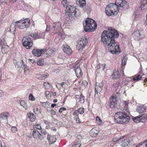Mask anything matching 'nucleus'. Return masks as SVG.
<instances>
[{
	"label": "nucleus",
	"instance_id": "1",
	"mask_svg": "<svg viewBox=\"0 0 147 147\" xmlns=\"http://www.w3.org/2000/svg\"><path fill=\"white\" fill-rule=\"evenodd\" d=\"M108 31L104 30L101 36V41L107 46L109 51L113 54L120 53V48L115 38L119 37L117 31L112 28H109Z\"/></svg>",
	"mask_w": 147,
	"mask_h": 147
},
{
	"label": "nucleus",
	"instance_id": "2",
	"mask_svg": "<svg viewBox=\"0 0 147 147\" xmlns=\"http://www.w3.org/2000/svg\"><path fill=\"white\" fill-rule=\"evenodd\" d=\"M114 118L116 122L120 124L127 123L130 119L129 117L127 115L126 113L123 112L116 113L115 115Z\"/></svg>",
	"mask_w": 147,
	"mask_h": 147
},
{
	"label": "nucleus",
	"instance_id": "3",
	"mask_svg": "<svg viewBox=\"0 0 147 147\" xmlns=\"http://www.w3.org/2000/svg\"><path fill=\"white\" fill-rule=\"evenodd\" d=\"M83 25L84 30L86 32L94 30L96 28L97 25L95 21L89 18L86 19Z\"/></svg>",
	"mask_w": 147,
	"mask_h": 147
},
{
	"label": "nucleus",
	"instance_id": "4",
	"mask_svg": "<svg viewBox=\"0 0 147 147\" xmlns=\"http://www.w3.org/2000/svg\"><path fill=\"white\" fill-rule=\"evenodd\" d=\"M80 15V11L74 6L68 5L65 10V15L67 17L78 16Z\"/></svg>",
	"mask_w": 147,
	"mask_h": 147
},
{
	"label": "nucleus",
	"instance_id": "5",
	"mask_svg": "<svg viewBox=\"0 0 147 147\" xmlns=\"http://www.w3.org/2000/svg\"><path fill=\"white\" fill-rule=\"evenodd\" d=\"M16 22L18 23L17 27L20 29L27 28L30 25V19L28 18L17 21Z\"/></svg>",
	"mask_w": 147,
	"mask_h": 147
},
{
	"label": "nucleus",
	"instance_id": "6",
	"mask_svg": "<svg viewBox=\"0 0 147 147\" xmlns=\"http://www.w3.org/2000/svg\"><path fill=\"white\" fill-rule=\"evenodd\" d=\"M117 6L114 5V3H111L109 5L107 6L105 8V12L106 14L108 16L116 15L115 14V11H116Z\"/></svg>",
	"mask_w": 147,
	"mask_h": 147
},
{
	"label": "nucleus",
	"instance_id": "7",
	"mask_svg": "<svg viewBox=\"0 0 147 147\" xmlns=\"http://www.w3.org/2000/svg\"><path fill=\"white\" fill-rule=\"evenodd\" d=\"M88 43V39L84 38H80L77 42L76 48L78 51H81L84 48Z\"/></svg>",
	"mask_w": 147,
	"mask_h": 147
},
{
	"label": "nucleus",
	"instance_id": "8",
	"mask_svg": "<svg viewBox=\"0 0 147 147\" xmlns=\"http://www.w3.org/2000/svg\"><path fill=\"white\" fill-rule=\"evenodd\" d=\"M23 45L27 49H30L33 45L31 38L27 36L24 38L22 40Z\"/></svg>",
	"mask_w": 147,
	"mask_h": 147
},
{
	"label": "nucleus",
	"instance_id": "9",
	"mask_svg": "<svg viewBox=\"0 0 147 147\" xmlns=\"http://www.w3.org/2000/svg\"><path fill=\"white\" fill-rule=\"evenodd\" d=\"M127 2L123 0H116L115 3L114 5L117 6L116 11H115V14H117L119 10V7H123L127 5Z\"/></svg>",
	"mask_w": 147,
	"mask_h": 147
},
{
	"label": "nucleus",
	"instance_id": "10",
	"mask_svg": "<svg viewBox=\"0 0 147 147\" xmlns=\"http://www.w3.org/2000/svg\"><path fill=\"white\" fill-rule=\"evenodd\" d=\"M96 83V85L95 88V97H100V92L102 91L104 83L101 82L99 84Z\"/></svg>",
	"mask_w": 147,
	"mask_h": 147
},
{
	"label": "nucleus",
	"instance_id": "11",
	"mask_svg": "<svg viewBox=\"0 0 147 147\" xmlns=\"http://www.w3.org/2000/svg\"><path fill=\"white\" fill-rule=\"evenodd\" d=\"M132 36L135 40H139L144 37V33L142 30L134 31L132 34Z\"/></svg>",
	"mask_w": 147,
	"mask_h": 147
},
{
	"label": "nucleus",
	"instance_id": "12",
	"mask_svg": "<svg viewBox=\"0 0 147 147\" xmlns=\"http://www.w3.org/2000/svg\"><path fill=\"white\" fill-rule=\"evenodd\" d=\"M117 95L115 94H113L110 98L109 101V107L113 108L116 105L117 103Z\"/></svg>",
	"mask_w": 147,
	"mask_h": 147
},
{
	"label": "nucleus",
	"instance_id": "13",
	"mask_svg": "<svg viewBox=\"0 0 147 147\" xmlns=\"http://www.w3.org/2000/svg\"><path fill=\"white\" fill-rule=\"evenodd\" d=\"M32 134L33 137L37 140H42L44 138L43 136L41 135L37 130H34Z\"/></svg>",
	"mask_w": 147,
	"mask_h": 147
},
{
	"label": "nucleus",
	"instance_id": "14",
	"mask_svg": "<svg viewBox=\"0 0 147 147\" xmlns=\"http://www.w3.org/2000/svg\"><path fill=\"white\" fill-rule=\"evenodd\" d=\"M44 51V49H34L32 50V53L34 55L37 57H39L41 55V54Z\"/></svg>",
	"mask_w": 147,
	"mask_h": 147
},
{
	"label": "nucleus",
	"instance_id": "15",
	"mask_svg": "<svg viewBox=\"0 0 147 147\" xmlns=\"http://www.w3.org/2000/svg\"><path fill=\"white\" fill-rule=\"evenodd\" d=\"M47 139L50 144L54 143L56 141V138L55 136L51 135L48 134Z\"/></svg>",
	"mask_w": 147,
	"mask_h": 147
},
{
	"label": "nucleus",
	"instance_id": "16",
	"mask_svg": "<svg viewBox=\"0 0 147 147\" xmlns=\"http://www.w3.org/2000/svg\"><path fill=\"white\" fill-rule=\"evenodd\" d=\"M63 51L68 54L71 53V49L70 47L66 44L63 45L62 46Z\"/></svg>",
	"mask_w": 147,
	"mask_h": 147
},
{
	"label": "nucleus",
	"instance_id": "17",
	"mask_svg": "<svg viewBox=\"0 0 147 147\" xmlns=\"http://www.w3.org/2000/svg\"><path fill=\"white\" fill-rule=\"evenodd\" d=\"M146 109V107L144 105H141L138 107L136 109V110L139 113H141L145 111Z\"/></svg>",
	"mask_w": 147,
	"mask_h": 147
},
{
	"label": "nucleus",
	"instance_id": "18",
	"mask_svg": "<svg viewBox=\"0 0 147 147\" xmlns=\"http://www.w3.org/2000/svg\"><path fill=\"white\" fill-rule=\"evenodd\" d=\"M10 116L9 113L7 112H4L0 115V121L3 119L6 120Z\"/></svg>",
	"mask_w": 147,
	"mask_h": 147
},
{
	"label": "nucleus",
	"instance_id": "19",
	"mask_svg": "<svg viewBox=\"0 0 147 147\" xmlns=\"http://www.w3.org/2000/svg\"><path fill=\"white\" fill-rule=\"evenodd\" d=\"M76 3L80 8H83L86 5V0H76Z\"/></svg>",
	"mask_w": 147,
	"mask_h": 147
},
{
	"label": "nucleus",
	"instance_id": "20",
	"mask_svg": "<svg viewBox=\"0 0 147 147\" xmlns=\"http://www.w3.org/2000/svg\"><path fill=\"white\" fill-rule=\"evenodd\" d=\"M17 24H18V23H17L16 22L14 23H12L10 26L9 28L10 31L13 34H14V32H15L16 28L17 27Z\"/></svg>",
	"mask_w": 147,
	"mask_h": 147
},
{
	"label": "nucleus",
	"instance_id": "21",
	"mask_svg": "<svg viewBox=\"0 0 147 147\" xmlns=\"http://www.w3.org/2000/svg\"><path fill=\"white\" fill-rule=\"evenodd\" d=\"M74 68V70L77 77L78 78H80L83 74L81 69L80 67L76 68L75 67Z\"/></svg>",
	"mask_w": 147,
	"mask_h": 147
},
{
	"label": "nucleus",
	"instance_id": "22",
	"mask_svg": "<svg viewBox=\"0 0 147 147\" xmlns=\"http://www.w3.org/2000/svg\"><path fill=\"white\" fill-rule=\"evenodd\" d=\"M131 138L129 139H125L122 142L121 146L123 147H128L129 145H130V140Z\"/></svg>",
	"mask_w": 147,
	"mask_h": 147
},
{
	"label": "nucleus",
	"instance_id": "23",
	"mask_svg": "<svg viewBox=\"0 0 147 147\" xmlns=\"http://www.w3.org/2000/svg\"><path fill=\"white\" fill-rule=\"evenodd\" d=\"M140 3L141 5L140 7V9L142 10H146V8H145V7L147 4L146 0H142L140 2Z\"/></svg>",
	"mask_w": 147,
	"mask_h": 147
},
{
	"label": "nucleus",
	"instance_id": "24",
	"mask_svg": "<svg viewBox=\"0 0 147 147\" xmlns=\"http://www.w3.org/2000/svg\"><path fill=\"white\" fill-rule=\"evenodd\" d=\"M99 133V131L96 130L95 129H92L90 131V134L91 136L94 137H95L98 135Z\"/></svg>",
	"mask_w": 147,
	"mask_h": 147
},
{
	"label": "nucleus",
	"instance_id": "25",
	"mask_svg": "<svg viewBox=\"0 0 147 147\" xmlns=\"http://www.w3.org/2000/svg\"><path fill=\"white\" fill-rule=\"evenodd\" d=\"M120 76V74L119 71L115 70L113 73V74L112 75V78L115 79H117L119 78Z\"/></svg>",
	"mask_w": 147,
	"mask_h": 147
},
{
	"label": "nucleus",
	"instance_id": "26",
	"mask_svg": "<svg viewBox=\"0 0 147 147\" xmlns=\"http://www.w3.org/2000/svg\"><path fill=\"white\" fill-rule=\"evenodd\" d=\"M28 117L30 118L31 121H34L36 120L35 115L33 113H30L28 115Z\"/></svg>",
	"mask_w": 147,
	"mask_h": 147
},
{
	"label": "nucleus",
	"instance_id": "27",
	"mask_svg": "<svg viewBox=\"0 0 147 147\" xmlns=\"http://www.w3.org/2000/svg\"><path fill=\"white\" fill-rule=\"evenodd\" d=\"M34 112L35 114H38L41 113L40 108L39 107L35 106L34 108Z\"/></svg>",
	"mask_w": 147,
	"mask_h": 147
},
{
	"label": "nucleus",
	"instance_id": "28",
	"mask_svg": "<svg viewBox=\"0 0 147 147\" xmlns=\"http://www.w3.org/2000/svg\"><path fill=\"white\" fill-rule=\"evenodd\" d=\"M49 76V75L48 74H43V75H40L39 74L38 75V78L39 79L43 80L47 78Z\"/></svg>",
	"mask_w": 147,
	"mask_h": 147
},
{
	"label": "nucleus",
	"instance_id": "29",
	"mask_svg": "<svg viewBox=\"0 0 147 147\" xmlns=\"http://www.w3.org/2000/svg\"><path fill=\"white\" fill-rule=\"evenodd\" d=\"M140 74H138L137 75H136L134 76H133V81H138L140 80L142 78V76Z\"/></svg>",
	"mask_w": 147,
	"mask_h": 147
},
{
	"label": "nucleus",
	"instance_id": "30",
	"mask_svg": "<svg viewBox=\"0 0 147 147\" xmlns=\"http://www.w3.org/2000/svg\"><path fill=\"white\" fill-rule=\"evenodd\" d=\"M9 47L7 45H3L1 47V51L2 53H6L8 51L7 50V49L9 48Z\"/></svg>",
	"mask_w": 147,
	"mask_h": 147
},
{
	"label": "nucleus",
	"instance_id": "31",
	"mask_svg": "<svg viewBox=\"0 0 147 147\" xmlns=\"http://www.w3.org/2000/svg\"><path fill=\"white\" fill-rule=\"evenodd\" d=\"M61 26L60 23L59 22L54 23L53 24V28L55 30L57 29L58 27Z\"/></svg>",
	"mask_w": 147,
	"mask_h": 147
},
{
	"label": "nucleus",
	"instance_id": "32",
	"mask_svg": "<svg viewBox=\"0 0 147 147\" xmlns=\"http://www.w3.org/2000/svg\"><path fill=\"white\" fill-rule=\"evenodd\" d=\"M20 105L24 107L26 109H27L28 108L27 105L24 100H21L20 103Z\"/></svg>",
	"mask_w": 147,
	"mask_h": 147
},
{
	"label": "nucleus",
	"instance_id": "33",
	"mask_svg": "<svg viewBox=\"0 0 147 147\" xmlns=\"http://www.w3.org/2000/svg\"><path fill=\"white\" fill-rule=\"evenodd\" d=\"M44 61L43 59H39L37 62V64L38 65L42 66L44 64Z\"/></svg>",
	"mask_w": 147,
	"mask_h": 147
},
{
	"label": "nucleus",
	"instance_id": "34",
	"mask_svg": "<svg viewBox=\"0 0 147 147\" xmlns=\"http://www.w3.org/2000/svg\"><path fill=\"white\" fill-rule=\"evenodd\" d=\"M133 120L136 123H138L141 121L139 116L134 117L133 118Z\"/></svg>",
	"mask_w": 147,
	"mask_h": 147
},
{
	"label": "nucleus",
	"instance_id": "35",
	"mask_svg": "<svg viewBox=\"0 0 147 147\" xmlns=\"http://www.w3.org/2000/svg\"><path fill=\"white\" fill-rule=\"evenodd\" d=\"M104 64H99L97 66V69H100L101 70H103L105 68Z\"/></svg>",
	"mask_w": 147,
	"mask_h": 147
},
{
	"label": "nucleus",
	"instance_id": "36",
	"mask_svg": "<svg viewBox=\"0 0 147 147\" xmlns=\"http://www.w3.org/2000/svg\"><path fill=\"white\" fill-rule=\"evenodd\" d=\"M61 86L64 89H67L69 86L65 82H62L60 84Z\"/></svg>",
	"mask_w": 147,
	"mask_h": 147
},
{
	"label": "nucleus",
	"instance_id": "37",
	"mask_svg": "<svg viewBox=\"0 0 147 147\" xmlns=\"http://www.w3.org/2000/svg\"><path fill=\"white\" fill-rule=\"evenodd\" d=\"M47 53L49 56L52 55L54 53V51L51 49H49L47 50Z\"/></svg>",
	"mask_w": 147,
	"mask_h": 147
},
{
	"label": "nucleus",
	"instance_id": "38",
	"mask_svg": "<svg viewBox=\"0 0 147 147\" xmlns=\"http://www.w3.org/2000/svg\"><path fill=\"white\" fill-rule=\"evenodd\" d=\"M141 121L144 119H145L147 117V114H144L139 116Z\"/></svg>",
	"mask_w": 147,
	"mask_h": 147
},
{
	"label": "nucleus",
	"instance_id": "39",
	"mask_svg": "<svg viewBox=\"0 0 147 147\" xmlns=\"http://www.w3.org/2000/svg\"><path fill=\"white\" fill-rule=\"evenodd\" d=\"M61 3L64 7L66 8L67 6H68V3L67 0H62Z\"/></svg>",
	"mask_w": 147,
	"mask_h": 147
},
{
	"label": "nucleus",
	"instance_id": "40",
	"mask_svg": "<svg viewBox=\"0 0 147 147\" xmlns=\"http://www.w3.org/2000/svg\"><path fill=\"white\" fill-rule=\"evenodd\" d=\"M78 113H79L80 114H82L84 113L85 109L83 108L80 107L78 109Z\"/></svg>",
	"mask_w": 147,
	"mask_h": 147
},
{
	"label": "nucleus",
	"instance_id": "41",
	"mask_svg": "<svg viewBox=\"0 0 147 147\" xmlns=\"http://www.w3.org/2000/svg\"><path fill=\"white\" fill-rule=\"evenodd\" d=\"M96 121L97 123L99 125H100L102 122L101 120L100 119L98 116H97L96 117Z\"/></svg>",
	"mask_w": 147,
	"mask_h": 147
},
{
	"label": "nucleus",
	"instance_id": "42",
	"mask_svg": "<svg viewBox=\"0 0 147 147\" xmlns=\"http://www.w3.org/2000/svg\"><path fill=\"white\" fill-rule=\"evenodd\" d=\"M44 38V36H39L38 34L37 33L35 32L34 33V38L35 39L39 38Z\"/></svg>",
	"mask_w": 147,
	"mask_h": 147
},
{
	"label": "nucleus",
	"instance_id": "43",
	"mask_svg": "<svg viewBox=\"0 0 147 147\" xmlns=\"http://www.w3.org/2000/svg\"><path fill=\"white\" fill-rule=\"evenodd\" d=\"M78 114L77 115H76L74 117V118L76 120L77 123H80L81 122L80 121L79 117Z\"/></svg>",
	"mask_w": 147,
	"mask_h": 147
},
{
	"label": "nucleus",
	"instance_id": "44",
	"mask_svg": "<svg viewBox=\"0 0 147 147\" xmlns=\"http://www.w3.org/2000/svg\"><path fill=\"white\" fill-rule=\"evenodd\" d=\"M22 65V61H21V62L17 61L15 63V65L16 66V65L18 66L17 67L18 68L19 67H20Z\"/></svg>",
	"mask_w": 147,
	"mask_h": 147
},
{
	"label": "nucleus",
	"instance_id": "45",
	"mask_svg": "<svg viewBox=\"0 0 147 147\" xmlns=\"http://www.w3.org/2000/svg\"><path fill=\"white\" fill-rule=\"evenodd\" d=\"M127 57H124L123 59L122 60V61L121 62V64H122V65H125L126 62L127 61Z\"/></svg>",
	"mask_w": 147,
	"mask_h": 147
},
{
	"label": "nucleus",
	"instance_id": "46",
	"mask_svg": "<svg viewBox=\"0 0 147 147\" xmlns=\"http://www.w3.org/2000/svg\"><path fill=\"white\" fill-rule=\"evenodd\" d=\"M43 85L46 88L48 89L50 86L51 85L49 83L45 82L43 83Z\"/></svg>",
	"mask_w": 147,
	"mask_h": 147
},
{
	"label": "nucleus",
	"instance_id": "47",
	"mask_svg": "<svg viewBox=\"0 0 147 147\" xmlns=\"http://www.w3.org/2000/svg\"><path fill=\"white\" fill-rule=\"evenodd\" d=\"M42 106L45 107L47 106H47H48L50 104V103L48 102H42Z\"/></svg>",
	"mask_w": 147,
	"mask_h": 147
},
{
	"label": "nucleus",
	"instance_id": "48",
	"mask_svg": "<svg viewBox=\"0 0 147 147\" xmlns=\"http://www.w3.org/2000/svg\"><path fill=\"white\" fill-rule=\"evenodd\" d=\"M22 64H23V66H24V71H26L28 70L29 69L28 66L26 65V64H24V61L23 60H22Z\"/></svg>",
	"mask_w": 147,
	"mask_h": 147
},
{
	"label": "nucleus",
	"instance_id": "49",
	"mask_svg": "<svg viewBox=\"0 0 147 147\" xmlns=\"http://www.w3.org/2000/svg\"><path fill=\"white\" fill-rule=\"evenodd\" d=\"M29 98V100L31 101H34L35 100L34 97L33 96L32 94H30Z\"/></svg>",
	"mask_w": 147,
	"mask_h": 147
},
{
	"label": "nucleus",
	"instance_id": "50",
	"mask_svg": "<svg viewBox=\"0 0 147 147\" xmlns=\"http://www.w3.org/2000/svg\"><path fill=\"white\" fill-rule=\"evenodd\" d=\"M125 65H122V64H121V71H122V74H123V75H122V76H124V71H123V70H124V69H125Z\"/></svg>",
	"mask_w": 147,
	"mask_h": 147
},
{
	"label": "nucleus",
	"instance_id": "51",
	"mask_svg": "<svg viewBox=\"0 0 147 147\" xmlns=\"http://www.w3.org/2000/svg\"><path fill=\"white\" fill-rule=\"evenodd\" d=\"M80 102L81 103H83L84 102V98L82 95H81L80 98Z\"/></svg>",
	"mask_w": 147,
	"mask_h": 147
},
{
	"label": "nucleus",
	"instance_id": "52",
	"mask_svg": "<svg viewBox=\"0 0 147 147\" xmlns=\"http://www.w3.org/2000/svg\"><path fill=\"white\" fill-rule=\"evenodd\" d=\"M81 146V145L80 143L77 144L76 143H75L71 147H80Z\"/></svg>",
	"mask_w": 147,
	"mask_h": 147
},
{
	"label": "nucleus",
	"instance_id": "53",
	"mask_svg": "<svg viewBox=\"0 0 147 147\" xmlns=\"http://www.w3.org/2000/svg\"><path fill=\"white\" fill-rule=\"evenodd\" d=\"M11 131L13 133H15L17 131V128L15 127H13L11 128Z\"/></svg>",
	"mask_w": 147,
	"mask_h": 147
},
{
	"label": "nucleus",
	"instance_id": "54",
	"mask_svg": "<svg viewBox=\"0 0 147 147\" xmlns=\"http://www.w3.org/2000/svg\"><path fill=\"white\" fill-rule=\"evenodd\" d=\"M45 94L47 97H49V96L51 97V94L50 93L49 91H48L46 92Z\"/></svg>",
	"mask_w": 147,
	"mask_h": 147
},
{
	"label": "nucleus",
	"instance_id": "55",
	"mask_svg": "<svg viewBox=\"0 0 147 147\" xmlns=\"http://www.w3.org/2000/svg\"><path fill=\"white\" fill-rule=\"evenodd\" d=\"M66 110V109L64 107H62L59 110V112L60 113H62V111H63L65 110Z\"/></svg>",
	"mask_w": 147,
	"mask_h": 147
},
{
	"label": "nucleus",
	"instance_id": "56",
	"mask_svg": "<svg viewBox=\"0 0 147 147\" xmlns=\"http://www.w3.org/2000/svg\"><path fill=\"white\" fill-rule=\"evenodd\" d=\"M85 9L86 11H88L90 10V7L88 5L85 7Z\"/></svg>",
	"mask_w": 147,
	"mask_h": 147
},
{
	"label": "nucleus",
	"instance_id": "57",
	"mask_svg": "<svg viewBox=\"0 0 147 147\" xmlns=\"http://www.w3.org/2000/svg\"><path fill=\"white\" fill-rule=\"evenodd\" d=\"M49 111L51 112V113L52 115H55L56 113V112L53 109H51L49 110Z\"/></svg>",
	"mask_w": 147,
	"mask_h": 147
},
{
	"label": "nucleus",
	"instance_id": "58",
	"mask_svg": "<svg viewBox=\"0 0 147 147\" xmlns=\"http://www.w3.org/2000/svg\"><path fill=\"white\" fill-rule=\"evenodd\" d=\"M7 2H8L7 1L6 2H5V1L0 0V4H2V5H4L6 3H7Z\"/></svg>",
	"mask_w": 147,
	"mask_h": 147
},
{
	"label": "nucleus",
	"instance_id": "59",
	"mask_svg": "<svg viewBox=\"0 0 147 147\" xmlns=\"http://www.w3.org/2000/svg\"><path fill=\"white\" fill-rule=\"evenodd\" d=\"M128 103L127 102L125 101H124L123 102V105H124V107L125 108H126L128 106Z\"/></svg>",
	"mask_w": 147,
	"mask_h": 147
},
{
	"label": "nucleus",
	"instance_id": "60",
	"mask_svg": "<svg viewBox=\"0 0 147 147\" xmlns=\"http://www.w3.org/2000/svg\"><path fill=\"white\" fill-rule=\"evenodd\" d=\"M82 83L85 86H87L88 84L87 82L86 81H83Z\"/></svg>",
	"mask_w": 147,
	"mask_h": 147
},
{
	"label": "nucleus",
	"instance_id": "61",
	"mask_svg": "<svg viewBox=\"0 0 147 147\" xmlns=\"http://www.w3.org/2000/svg\"><path fill=\"white\" fill-rule=\"evenodd\" d=\"M36 128L39 129H40L41 128V127L39 125L36 124L35 125Z\"/></svg>",
	"mask_w": 147,
	"mask_h": 147
},
{
	"label": "nucleus",
	"instance_id": "62",
	"mask_svg": "<svg viewBox=\"0 0 147 147\" xmlns=\"http://www.w3.org/2000/svg\"><path fill=\"white\" fill-rule=\"evenodd\" d=\"M78 110H75L73 112V115H77L78 114Z\"/></svg>",
	"mask_w": 147,
	"mask_h": 147
},
{
	"label": "nucleus",
	"instance_id": "63",
	"mask_svg": "<svg viewBox=\"0 0 147 147\" xmlns=\"http://www.w3.org/2000/svg\"><path fill=\"white\" fill-rule=\"evenodd\" d=\"M121 139V138H117V139H116V138L115 139V138H114L113 140V142H116L117 141L119 140H120V139Z\"/></svg>",
	"mask_w": 147,
	"mask_h": 147
},
{
	"label": "nucleus",
	"instance_id": "64",
	"mask_svg": "<svg viewBox=\"0 0 147 147\" xmlns=\"http://www.w3.org/2000/svg\"><path fill=\"white\" fill-rule=\"evenodd\" d=\"M76 138L77 139L80 140L82 139V137L80 135H79L77 136Z\"/></svg>",
	"mask_w": 147,
	"mask_h": 147
}]
</instances>
